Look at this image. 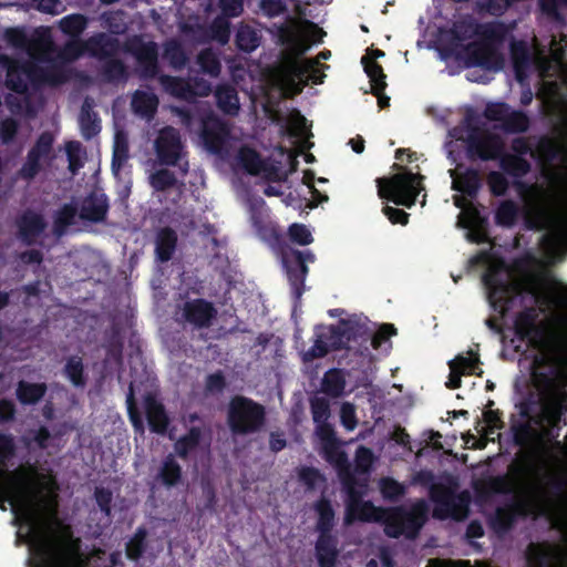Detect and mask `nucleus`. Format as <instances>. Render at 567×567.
<instances>
[{
    "label": "nucleus",
    "mask_w": 567,
    "mask_h": 567,
    "mask_svg": "<svg viewBox=\"0 0 567 567\" xmlns=\"http://www.w3.org/2000/svg\"><path fill=\"white\" fill-rule=\"evenodd\" d=\"M14 455L13 436L0 432V509L7 511L9 503L14 524L21 519L29 527L35 567H81L80 539L59 518L56 496H44L35 489L30 468L9 472L8 463Z\"/></svg>",
    "instance_id": "f257e3e1"
},
{
    "label": "nucleus",
    "mask_w": 567,
    "mask_h": 567,
    "mask_svg": "<svg viewBox=\"0 0 567 567\" xmlns=\"http://www.w3.org/2000/svg\"><path fill=\"white\" fill-rule=\"evenodd\" d=\"M561 163L545 166V185H532L520 192L522 207L503 203L496 214L498 224L511 226L520 217L527 227L546 229L542 246L547 261L554 262L567 250V153Z\"/></svg>",
    "instance_id": "f03ea898"
},
{
    "label": "nucleus",
    "mask_w": 567,
    "mask_h": 567,
    "mask_svg": "<svg viewBox=\"0 0 567 567\" xmlns=\"http://www.w3.org/2000/svg\"><path fill=\"white\" fill-rule=\"evenodd\" d=\"M565 48V37L559 41L551 39L548 44L540 43L535 38L532 43L520 41L512 45L517 81L523 83L532 73L543 80L538 95L547 112L556 117L557 128L564 137L567 136V99L560 93L559 85H567V65L561 60Z\"/></svg>",
    "instance_id": "7ed1b4c3"
},
{
    "label": "nucleus",
    "mask_w": 567,
    "mask_h": 567,
    "mask_svg": "<svg viewBox=\"0 0 567 567\" xmlns=\"http://www.w3.org/2000/svg\"><path fill=\"white\" fill-rule=\"evenodd\" d=\"M342 488L347 494L344 525L354 522L380 523L384 534L390 538L405 537L414 539L427 519V506L424 502L414 504L410 509L403 506L377 507L370 501H363L368 483L367 480L347 476Z\"/></svg>",
    "instance_id": "20e7f679"
},
{
    "label": "nucleus",
    "mask_w": 567,
    "mask_h": 567,
    "mask_svg": "<svg viewBox=\"0 0 567 567\" xmlns=\"http://www.w3.org/2000/svg\"><path fill=\"white\" fill-rule=\"evenodd\" d=\"M398 333L392 323H383L374 333H371L365 323L357 318L340 319L337 324L317 326L313 344L303 352L305 362L326 357L330 351L367 350L370 341L373 349L378 350Z\"/></svg>",
    "instance_id": "39448f33"
},
{
    "label": "nucleus",
    "mask_w": 567,
    "mask_h": 567,
    "mask_svg": "<svg viewBox=\"0 0 567 567\" xmlns=\"http://www.w3.org/2000/svg\"><path fill=\"white\" fill-rule=\"evenodd\" d=\"M516 327L535 350L532 364L534 378L556 377L567 363V341L553 320H536L535 311L529 310L519 316Z\"/></svg>",
    "instance_id": "423d86ee"
},
{
    "label": "nucleus",
    "mask_w": 567,
    "mask_h": 567,
    "mask_svg": "<svg viewBox=\"0 0 567 567\" xmlns=\"http://www.w3.org/2000/svg\"><path fill=\"white\" fill-rule=\"evenodd\" d=\"M128 51L133 54L137 63V73L141 80L158 79L162 89L174 97L185 101H193L196 96H206L210 92V85L205 82H197L159 74L158 47L154 41L145 42L135 38Z\"/></svg>",
    "instance_id": "0eeeda50"
},
{
    "label": "nucleus",
    "mask_w": 567,
    "mask_h": 567,
    "mask_svg": "<svg viewBox=\"0 0 567 567\" xmlns=\"http://www.w3.org/2000/svg\"><path fill=\"white\" fill-rule=\"evenodd\" d=\"M557 480V475L549 472L544 480L530 482L517 498V512L525 516H544L558 525L560 512L567 511V495L554 497L549 493L548 484Z\"/></svg>",
    "instance_id": "6e6552de"
},
{
    "label": "nucleus",
    "mask_w": 567,
    "mask_h": 567,
    "mask_svg": "<svg viewBox=\"0 0 567 567\" xmlns=\"http://www.w3.org/2000/svg\"><path fill=\"white\" fill-rule=\"evenodd\" d=\"M426 113L436 124L447 127V133L443 144V151L451 162L455 165L449 173L452 178L453 203L461 209V107L449 109L430 106Z\"/></svg>",
    "instance_id": "1a4fd4ad"
},
{
    "label": "nucleus",
    "mask_w": 567,
    "mask_h": 567,
    "mask_svg": "<svg viewBox=\"0 0 567 567\" xmlns=\"http://www.w3.org/2000/svg\"><path fill=\"white\" fill-rule=\"evenodd\" d=\"M392 168L398 173L375 179L378 195L380 198L392 202L398 206L411 208L415 205L421 190L424 189L422 185L424 176L396 163L393 164Z\"/></svg>",
    "instance_id": "9d476101"
},
{
    "label": "nucleus",
    "mask_w": 567,
    "mask_h": 567,
    "mask_svg": "<svg viewBox=\"0 0 567 567\" xmlns=\"http://www.w3.org/2000/svg\"><path fill=\"white\" fill-rule=\"evenodd\" d=\"M266 424V409L245 395H235L227 408V425L233 435L258 433Z\"/></svg>",
    "instance_id": "9b49d317"
},
{
    "label": "nucleus",
    "mask_w": 567,
    "mask_h": 567,
    "mask_svg": "<svg viewBox=\"0 0 567 567\" xmlns=\"http://www.w3.org/2000/svg\"><path fill=\"white\" fill-rule=\"evenodd\" d=\"M437 53L445 68L441 71L454 76L461 73V20H453L451 25L439 27L427 44Z\"/></svg>",
    "instance_id": "f8f14e48"
},
{
    "label": "nucleus",
    "mask_w": 567,
    "mask_h": 567,
    "mask_svg": "<svg viewBox=\"0 0 567 567\" xmlns=\"http://www.w3.org/2000/svg\"><path fill=\"white\" fill-rule=\"evenodd\" d=\"M279 255L291 295L298 303L305 292V281L309 274L308 264H313L316 256L310 249L300 250L291 246L282 247Z\"/></svg>",
    "instance_id": "ddd939ff"
},
{
    "label": "nucleus",
    "mask_w": 567,
    "mask_h": 567,
    "mask_svg": "<svg viewBox=\"0 0 567 567\" xmlns=\"http://www.w3.org/2000/svg\"><path fill=\"white\" fill-rule=\"evenodd\" d=\"M154 150L161 165L178 167L183 176L188 173L187 151L177 128L163 127L155 138Z\"/></svg>",
    "instance_id": "4468645a"
},
{
    "label": "nucleus",
    "mask_w": 567,
    "mask_h": 567,
    "mask_svg": "<svg viewBox=\"0 0 567 567\" xmlns=\"http://www.w3.org/2000/svg\"><path fill=\"white\" fill-rule=\"evenodd\" d=\"M480 66L484 70H499L503 60L498 53V39L484 37L478 41L468 43L463 50V68Z\"/></svg>",
    "instance_id": "2eb2a0df"
},
{
    "label": "nucleus",
    "mask_w": 567,
    "mask_h": 567,
    "mask_svg": "<svg viewBox=\"0 0 567 567\" xmlns=\"http://www.w3.org/2000/svg\"><path fill=\"white\" fill-rule=\"evenodd\" d=\"M54 135L50 131L42 132L29 150L19 175L25 181L33 179L42 171V162L51 163L54 158Z\"/></svg>",
    "instance_id": "dca6fc26"
},
{
    "label": "nucleus",
    "mask_w": 567,
    "mask_h": 567,
    "mask_svg": "<svg viewBox=\"0 0 567 567\" xmlns=\"http://www.w3.org/2000/svg\"><path fill=\"white\" fill-rule=\"evenodd\" d=\"M429 495L434 503L433 517L439 519L451 517L455 522H461V493L443 484H433Z\"/></svg>",
    "instance_id": "f3484780"
},
{
    "label": "nucleus",
    "mask_w": 567,
    "mask_h": 567,
    "mask_svg": "<svg viewBox=\"0 0 567 567\" xmlns=\"http://www.w3.org/2000/svg\"><path fill=\"white\" fill-rule=\"evenodd\" d=\"M216 317L214 303L204 298L185 301L181 311V321L197 330L209 328Z\"/></svg>",
    "instance_id": "a211bd4d"
},
{
    "label": "nucleus",
    "mask_w": 567,
    "mask_h": 567,
    "mask_svg": "<svg viewBox=\"0 0 567 567\" xmlns=\"http://www.w3.org/2000/svg\"><path fill=\"white\" fill-rule=\"evenodd\" d=\"M486 116L492 121L501 122L504 131L523 132L528 126V120L523 113L512 111L504 103L489 104Z\"/></svg>",
    "instance_id": "6ab92c4d"
},
{
    "label": "nucleus",
    "mask_w": 567,
    "mask_h": 567,
    "mask_svg": "<svg viewBox=\"0 0 567 567\" xmlns=\"http://www.w3.org/2000/svg\"><path fill=\"white\" fill-rule=\"evenodd\" d=\"M84 45L86 54L97 61L117 56L121 52V41L106 32H97L89 37L84 40Z\"/></svg>",
    "instance_id": "aec40b11"
},
{
    "label": "nucleus",
    "mask_w": 567,
    "mask_h": 567,
    "mask_svg": "<svg viewBox=\"0 0 567 567\" xmlns=\"http://www.w3.org/2000/svg\"><path fill=\"white\" fill-rule=\"evenodd\" d=\"M110 204L104 193L91 192L82 200L79 217L84 221L103 223L106 219Z\"/></svg>",
    "instance_id": "412c9836"
},
{
    "label": "nucleus",
    "mask_w": 567,
    "mask_h": 567,
    "mask_svg": "<svg viewBox=\"0 0 567 567\" xmlns=\"http://www.w3.org/2000/svg\"><path fill=\"white\" fill-rule=\"evenodd\" d=\"M144 408L150 430L156 434H165L169 425V417L163 403L152 393H147L144 396Z\"/></svg>",
    "instance_id": "4be33fe9"
},
{
    "label": "nucleus",
    "mask_w": 567,
    "mask_h": 567,
    "mask_svg": "<svg viewBox=\"0 0 567 567\" xmlns=\"http://www.w3.org/2000/svg\"><path fill=\"white\" fill-rule=\"evenodd\" d=\"M17 227L21 240L31 245L37 237L43 234L47 221L41 214L28 209L17 219Z\"/></svg>",
    "instance_id": "5701e85b"
},
{
    "label": "nucleus",
    "mask_w": 567,
    "mask_h": 567,
    "mask_svg": "<svg viewBox=\"0 0 567 567\" xmlns=\"http://www.w3.org/2000/svg\"><path fill=\"white\" fill-rule=\"evenodd\" d=\"M561 560L558 547L548 544H533L528 547V567H557Z\"/></svg>",
    "instance_id": "b1692460"
},
{
    "label": "nucleus",
    "mask_w": 567,
    "mask_h": 567,
    "mask_svg": "<svg viewBox=\"0 0 567 567\" xmlns=\"http://www.w3.org/2000/svg\"><path fill=\"white\" fill-rule=\"evenodd\" d=\"M178 235L169 226L159 228L155 235V259L161 264L168 262L177 248Z\"/></svg>",
    "instance_id": "393cba45"
},
{
    "label": "nucleus",
    "mask_w": 567,
    "mask_h": 567,
    "mask_svg": "<svg viewBox=\"0 0 567 567\" xmlns=\"http://www.w3.org/2000/svg\"><path fill=\"white\" fill-rule=\"evenodd\" d=\"M97 76L103 83L117 85L126 83L130 76L126 64L117 56L100 61Z\"/></svg>",
    "instance_id": "a878e982"
},
{
    "label": "nucleus",
    "mask_w": 567,
    "mask_h": 567,
    "mask_svg": "<svg viewBox=\"0 0 567 567\" xmlns=\"http://www.w3.org/2000/svg\"><path fill=\"white\" fill-rule=\"evenodd\" d=\"M229 131L219 120H210L204 123L202 137L206 147L213 153H219L226 143Z\"/></svg>",
    "instance_id": "bb28decb"
},
{
    "label": "nucleus",
    "mask_w": 567,
    "mask_h": 567,
    "mask_svg": "<svg viewBox=\"0 0 567 567\" xmlns=\"http://www.w3.org/2000/svg\"><path fill=\"white\" fill-rule=\"evenodd\" d=\"M21 70L27 80L33 84L50 83L56 85L66 81V76L61 70H47L34 63H24L21 65Z\"/></svg>",
    "instance_id": "cd10ccee"
},
{
    "label": "nucleus",
    "mask_w": 567,
    "mask_h": 567,
    "mask_svg": "<svg viewBox=\"0 0 567 567\" xmlns=\"http://www.w3.org/2000/svg\"><path fill=\"white\" fill-rule=\"evenodd\" d=\"M315 548L319 567H336L339 557L336 536H318Z\"/></svg>",
    "instance_id": "c85d7f7f"
},
{
    "label": "nucleus",
    "mask_w": 567,
    "mask_h": 567,
    "mask_svg": "<svg viewBox=\"0 0 567 567\" xmlns=\"http://www.w3.org/2000/svg\"><path fill=\"white\" fill-rule=\"evenodd\" d=\"M313 508L318 515L316 529L319 536H333L332 529L336 520V512L330 499L326 497L319 498L315 503Z\"/></svg>",
    "instance_id": "c756f323"
},
{
    "label": "nucleus",
    "mask_w": 567,
    "mask_h": 567,
    "mask_svg": "<svg viewBox=\"0 0 567 567\" xmlns=\"http://www.w3.org/2000/svg\"><path fill=\"white\" fill-rule=\"evenodd\" d=\"M261 43V33L255 27L240 23L235 33V45L244 53L254 52Z\"/></svg>",
    "instance_id": "7c9ffc66"
},
{
    "label": "nucleus",
    "mask_w": 567,
    "mask_h": 567,
    "mask_svg": "<svg viewBox=\"0 0 567 567\" xmlns=\"http://www.w3.org/2000/svg\"><path fill=\"white\" fill-rule=\"evenodd\" d=\"M326 460L333 464L338 470V476L343 484V480L349 475L351 477H357L352 472V468L349 464L348 456L344 451H342L339 446V441L333 443L332 445L326 444L322 446Z\"/></svg>",
    "instance_id": "2f4dec72"
},
{
    "label": "nucleus",
    "mask_w": 567,
    "mask_h": 567,
    "mask_svg": "<svg viewBox=\"0 0 567 567\" xmlns=\"http://www.w3.org/2000/svg\"><path fill=\"white\" fill-rule=\"evenodd\" d=\"M532 293L537 302L546 305V307L551 310L553 315L567 317V288L546 292H540L533 288Z\"/></svg>",
    "instance_id": "473e14b6"
},
{
    "label": "nucleus",
    "mask_w": 567,
    "mask_h": 567,
    "mask_svg": "<svg viewBox=\"0 0 567 567\" xmlns=\"http://www.w3.org/2000/svg\"><path fill=\"white\" fill-rule=\"evenodd\" d=\"M277 29L278 40L282 45L289 47L297 55H302L308 49L309 44L305 42L299 35L295 25L288 23L275 24Z\"/></svg>",
    "instance_id": "72a5a7b5"
},
{
    "label": "nucleus",
    "mask_w": 567,
    "mask_h": 567,
    "mask_svg": "<svg viewBox=\"0 0 567 567\" xmlns=\"http://www.w3.org/2000/svg\"><path fill=\"white\" fill-rule=\"evenodd\" d=\"M48 391L45 383H31L21 380L17 384L16 395L23 405H33L43 399Z\"/></svg>",
    "instance_id": "f704fd0d"
},
{
    "label": "nucleus",
    "mask_w": 567,
    "mask_h": 567,
    "mask_svg": "<svg viewBox=\"0 0 567 567\" xmlns=\"http://www.w3.org/2000/svg\"><path fill=\"white\" fill-rule=\"evenodd\" d=\"M79 124L81 134L86 141L96 136L101 131L100 118L93 111L92 105L87 99L84 101L81 107Z\"/></svg>",
    "instance_id": "c9c22d12"
},
{
    "label": "nucleus",
    "mask_w": 567,
    "mask_h": 567,
    "mask_svg": "<svg viewBox=\"0 0 567 567\" xmlns=\"http://www.w3.org/2000/svg\"><path fill=\"white\" fill-rule=\"evenodd\" d=\"M237 162L249 175L252 176H257L261 172L267 171L266 164L260 154L248 145H244L238 150Z\"/></svg>",
    "instance_id": "e433bc0d"
},
{
    "label": "nucleus",
    "mask_w": 567,
    "mask_h": 567,
    "mask_svg": "<svg viewBox=\"0 0 567 567\" xmlns=\"http://www.w3.org/2000/svg\"><path fill=\"white\" fill-rule=\"evenodd\" d=\"M157 478L167 488L177 486L183 478V471L173 454H168L162 462Z\"/></svg>",
    "instance_id": "4c0bfd02"
},
{
    "label": "nucleus",
    "mask_w": 567,
    "mask_h": 567,
    "mask_svg": "<svg viewBox=\"0 0 567 567\" xmlns=\"http://www.w3.org/2000/svg\"><path fill=\"white\" fill-rule=\"evenodd\" d=\"M218 109L227 115H236L239 111V97L231 85H219L215 92Z\"/></svg>",
    "instance_id": "58836bf2"
},
{
    "label": "nucleus",
    "mask_w": 567,
    "mask_h": 567,
    "mask_svg": "<svg viewBox=\"0 0 567 567\" xmlns=\"http://www.w3.org/2000/svg\"><path fill=\"white\" fill-rule=\"evenodd\" d=\"M131 104L136 114L151 118L157 111L158 99L154 93L136 90Z\"/></svg>",
    "instance_id": "ea45409f"
},
{
    "label": "nucleus",
    "mask_w": 567,
    "mask_h": 567,
    "mask_svg": "<svg viewBox=\"0 0 567 567\" xmlns=\"http://www.w3.org/2000/svg\"><path fill=\"white\" fill-rule=\"evenodd\" d=\"M202 429L192 426L188 432L182 435L174 444V450L177 456L182 460H187L188 455L194 452L202 441Z\"/></svg>",
    "instance_id": "a19ab883"
},
{
    "label": "nucleus",
    "mask_w": 567,
    "mask_h": 567,
    "mask_svg": "<svg viewBox=\"0 0 567 567\" xmlns=\"http://www.w3.org/2000/svg\"><path fill=\"white\" fill-rule=\"evenodd\" d=\"M257 233L259 237L266 241L271 248L278 252L282 250V247L289 246L286 243L285 236L279 227L272 223H259L256 221Z\"/></svg>",
    "instance_id": "79ce46f5"
},
{
    "label": "nucleus",
    "mask_w": 567,
    "mask_h": 567,
    "mask_svg": "<svg viewBox=\"0 0 567 567\" xmlns=\"http://www.w3.org/2000/svg\"><path fill=\"white\" fill-rule=\"evenodd\" d=\"M361 63L363 65L364 72L370 79L371 93H382L388 85L385 82L386 75L382 65L369 58H361Z\"/></svg>",
    "instance_id": "37998d69"
},
{
    "label": "nucleus",
    "mask_w": 567,
    "mask_h": 567,
    "mask_svg": "<svg viewBox=\"0 0 567 567\" xmlns=\"http://www.w3.org/2000/svg\"><path fill=\"white\" fill-rule=\"evenodd\" d=\"M346 388V379L342 370H328L321 382V390L331 398H339L343 394Z\"/></svg>",
    "instance_id": "c03bdc74"
},
{
    "label": "nucleus",
    "mask_w": 567,
    "mask_h": 567,
    "mask_svg": "<svg viewBox=\"0 0 567 567\" xmlns=\"http://www.w3.org/2000/svg\"><path fill=\"white\" fill-rule=\"evenodd\" d=\"M76 215L78 208L74 204H64L54 214L53 234L56 237H62L66 233L68 227L72 226L75 223Z\"/></svg>",
    "instance_id": "a18cd8bd"
},
{
    "label": "nucleus",
    "mask_w": 567,
    "mask_h": 567,
    "mask_svg": "<svg viewBox=\"0 0 567 567\" xmlns=\"http://www.w3.org/2000/svg\"><path fill=\"white\" fill-rule=\"evenodd\" d=\"M163 58L168 61L175 70H182L188 62V56L182 43L175 39L168 40L164 44Z\"/></svg>",
    "instance_id": "49530a36"
},
{
    "label": "nucleus",
    "mask_w": 567,
    "mask_h": 567,
    "mask_svg": "<svg viewBox=\"0 0 567 567\" xmlns=\"http://www.w3.org/2000/svg\"><path fill=\"white\" fill-rule=\"evenodd\" d=\"M63 373L69 379L73 386L84 388L86 385L84 364L81 357H69L63 368Z\"/></svg>",
    "instance_id": "de8ad7c7"
},
{
    "label": "nucleus",
    "mask_w": 567,
    "mask_h": 567,
    "mask_svg": "<svg viewBox=\"0 0 567 567\" xmlns=\"http://www.w3.org/2000/svg\"><path fill=\"white\" fill-rule=\"evenodd\" d=\"M59 27L64 34L73 39H80L87 27V18L81 13L69 14L60 20Z\"/></svg>",
    "instance_id": "09e8293b"
},
{
    "label": "nucleus",
    "mask_w": 567,
    "mask_h": 567,
    "mask_svg": "<svg viewBox=\"0 0 567 567\" xmlns=\"http://www.w3.org/2000/svg\"><path fill=\"white\" fill-rule=\"evenodd\" d=\"M106 358L121 364L123 361L124 340L120 327L113 326L110 334L107 336L106 343Z\"/></svg>",
    "instance_id": "8fccbe9b"
},
{
    "label": "nucleus",
    "mask_w": 567,
    "mask_h": 567,
    "mask_svg": "<svg viewBox=\"0 0 567 567\" xmlns=\"http://www.w3.org/2000/svg\"><path fill=\"white\" fill-rule=\"evenodd\" d=\"M208 37L221 45L228 43L230 39V22L228 18L217 16L208 25Z\"/></svg>",
    "instance_id": "3c124183"
},
{
    "label": "nucleus",
    "mask_w": 567,
    "mask_h": 567,
    "mask_svg": "<svg viewBox=\"0 0 567 567\" xmlns=\"http://www.w3.org/2000/svg\"><path fill=\"white\" fill-rule=\"evenodd\" d=\"M317 62L313 60H306L305 62H300L298 60H292L289 65V72L295 78L303 81L308 78L309 73L312 72L313 74L309 78L312 80L313 83H321V76H317V70H316Z\"/></svg>",
    "instance_id": "603ef678"
},
{
    "label": "nucleus",
    "mask_w": 567,
    "mask_h": 567,
    "mask_svg": "<svg viewBox=\"0 0 567 567\" xmlns=\"http://www.w3.org/2000/svg\"><path fill=\"white\" fill-rule=\"evenodd\" d=\"M177 184V178L168 168H159L151 174L150 185L156 192H165Z\"/></svg>",
    "instance_id": "864d4df0"
},
{
    "label": "nucleus",
    "mask_w": 567,
    "mask_h": 567,
    "mask_svg": "<svg viewBox=\"0 0 567 567\" xmlns=\"http://www.w3.org/2000/svg\"><path fill=\"white\" fill-rule=\"evenodd\" d=\"M374 462V454L371 449L360 445L355 451L354 470L355 474L369 475Z\"/></svg>",
    "instance_id": "5fc2aeb1"
},
{
    "label": "nucleus",
    "mask_w": 567,
    "mask_h": 567,
    "mask_svg": "<svg viewBox=\"0 0 567 567\" xmlns=\"http://www.w3.org/2000/svg\"><path fill=\"white\" fill-rule=\"evenodd\" d=\"M197 63L200 70L210 76H218L220 73V61L210 49H205L199 52Z\"/></svg>",
    "instance_id": "6e6d98bb"
},
{
    "label": "nucleus",
    "mask_w": 567,
    "mask_h": 567,
    "mask_svg": "<svg viewBox=\"0 0 567 567\" xmlns=\"http://www.w3.org/2000/svg\"><path fill=\"white\" fill-rule=\"evenodd\" d=\"M503 148V142L498 136H491L477 145L476 153L484 159L494 158L501 155Z\"/></svg>",
    "instance_id": "4d7b16f0"
},
{
    "label": "nucleus",
    "mask_w": 567,
    "mask_h": 567,
    "mask_svg": "<svg viewBox=\"0 0 567 567\" xmlns=\"http://www.w3.org/2000/svg\"><path fill=\"white\" fill-rule=\"evenodd\" d=\"M380 492L384 499L395 502L405 493L404 486L392 477L380 480Z\"/></svg>",
    "instance_id": "13d9d810"
},
{
    "label": "nucleus",
    "mask_w": 567,
    "mask_h": 567,
    "mask_svg": "<svg viewBox=\"0 0 567 567\" xmlns=\"http://www.w3.org/2000/svg\"><path fill=\"white\" fill-rule=\"evenodd\" d=\"M310 410L315 423L328 421L331 415L329 401L322 396L310 399Z\"/></svg>",
    "instance_id": "bf43d9fd"
},
{
    "label": "nucleus",
    "mask_w": 567,
    "mask_h": 567,
    "mask_svg": "<svg viewBox=\"0 0 567 567\" xmlns=\"http://www.w3.org/2000/svg\"><path fill=\"white\" fill-rule=\"evenodd\" d=\"M146 532L140 528L134 537L126 544V556L132 560H138L145 551Z\"/></svg>",
    "instance_id": "052dcab7"
},
{
    "label": "nucleus",
    "mask_w": 567,
    "mask_h": 567,
    "mask_svg": "<svg viewBox=\"0 0 567 567\" xmlns=\"http://www.w3.org/2000/svg\"><path fill=\"white\" fill-rule=\"evenodd\" d=\"M7 85L13 92L23 94L28 91V80L22 73L21 66L18 69H9L7 73Z\"/></svg>",
    "instance_id": "680f3d73"
},
{
    "label": "nucleus",
    "mask_w": 567,
    "mask_h": 567,
    "mask_svg": "<svg viewBox=\"0 0 567 567\" xmlns=\"http://www.w3.org/2000/svg\"><path fill=\"white\" fill-rule=\"evenodd\" d=\"M289 239L300 246L310 245L313 241V237L306 225L293 223L288 228Z\"/></svg>",
    "instance_id": "e2e57ef3"
},
{
    "label": "nucleus",
    "mask_w": 567,
    "mask_h": 567,
    "mask_svg": "<svg viewBox=\"0 0 567 567\" xmlns=\"http://www.w3.org/2000/svg\"><path fill=\"white\" fill-rule=\"evenodd\" d=\"M259 8L264 16L276 18L287 11V4L284 0H260Z\"/></svg>",
    "instance_id": "0e129e2a"
},
{
    "label": "nucleus",
    "mask_w": 567,
    "mask_h": 567,
    "mask_svg": "<svg viewBox=\"0 0 567 567\" xmlns=\"http://www.w3.org/2000/svg\"><path fill=\"white\" fill-rule=\"evenodd\" d=\"M94 498L101 512L109 517L112 512V492L105 487H95Z\"/></svg>",
    "instance_id": "69168bd1"
},
{
    "label": "nucleus",
    "mask_w": 567,
    "mask_h": 567,
    "mask_svg": "<svg viewBox=\"0 0 567 567\" xmlns=\"http://www.w3.org/2000/svg\"><path fill=\"white\" fill-rule=\"evenodd\" d=\"M218 7L220 9L221 17L225 18H236L239 17L244 11V1L243 0H219Z\"/></svg>",
    "instance_id": "338daca9"
},
{
    "label": "nucleus",
    "mask_w": 567,
    "mask_h": 567,
    "mask_svg": "<svg viewBox=\"0 0 567 567\" xmlns=\"http://www.w3.org/2000/svg\"><path fill=\"white\" fill-rule=\"evenodd\" d=\"M299 480L307 486L308 489H313L318 481H324L320 471L312 466H305L299 471Z\"/></svg>",
    "instance_id": "774afa93"
}]
</instances>
